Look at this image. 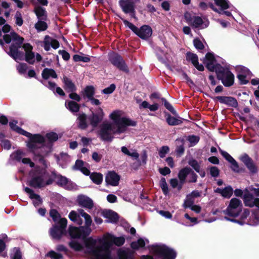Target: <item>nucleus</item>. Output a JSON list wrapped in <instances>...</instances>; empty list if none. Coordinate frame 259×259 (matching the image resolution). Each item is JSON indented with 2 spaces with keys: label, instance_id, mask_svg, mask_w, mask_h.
<instances>
[{
  "label": "nucleus",
  "instance_id": "f257e3e1",
  "mask_svg": "<svg viewBox=\"0 0 259 259\" xmlns=\"http://www.w3.org/2000/svg\"><path fill=\"white\" fill-rule=\"evenodd\" d=\"M5 42L6 44L12 42L9 47V51L7 53L14 60H24V53L19 51V49L23 48L25 53L26 51H32L33 47L29 43L23 44L24 38L19 35L15 31H12L10 34H6L3 35Z\"/></svg>",
  "mask_w": 259,
  "mask_h": 259
},
{
  "label": "nucleus",
  "instance_id": "f03ea898",
  "mask_svg": "<svg viewBox=\"0 0 259 259\" xmlns=\"http://www.w3.org/2000/svg\"><path fill=\"white\" fill-rule=\"evenodd\" d=\"M28 134V136H25L29 138L26 146L32 152L33 160L35 161L46 162L45 159L48 154H45L41 150V148L46 146L45 137L39 134H32L29 132Z\"/></svg>",
  "mask_w": 259,
  "mask_h": 259
},
{
  "label": "nucleus",
  "instance_id": "7ed1b4c3",
  "mask_svg": "<svg viewBox=\"0 0 259 259\" xmlns=\"http://www.w3.org/2000/svg\"><path fill=\"white\" fill-rule=\"evenodd\" d=\"M85 246L91 249V252L95 259H111V252L110 250L111 243L104 241L101 245L96 246L97 241L92 237L83 239Z\"/></svg>",
  "mask_w": 259,
  "mask_h": 259
},
{
  "label": "nucleus",
  "instance_id": "20e7f679",
  "mask_svg": "<svg viewBox=\"0 0 259 259\" xmlns=\"http://www.w3.org/2000/svg\"><path fill=\"white\" fill-rule=\"evenodd\" d=\"M44 167L36 166L30 171L31 177L29 185L33 188H41L44 186V180L49 177V172L46 169V163H42Z\"/></svg>",
  "mask_w": 259,
  "mask_h": 259
},
{
  "label": "nucleus",
  "instance_id": "39448f33",
  "mask_svg": "<svg viewBox=\"0 0 259 259\" xmlns=\"http://www.w3.org/2000/svg\"><path fill=\"white\" fill-rule=\"evenodd\" d=\"M110 117L114 122L117 126L116 132L118 134L122 133L126 130V127L129 126H135L137 122L126 117H121L118 111H113L110 115Z\"/></svg>",
  "mask_w": 259,
  "mask_h": 259
},
{
  "label": "nucleus",
  "instance_id": "423d86ee",
  "mask_svg": "<svg viewBox=\"0 0 259 259\" xmlns=\"http://www.w3.org/2000/svg\"><path fill=\"white\" fill-rule=\"evenodd\" d=\"M151 250L154 254L160 259H175L177 256L176 251L165 244L153 245Z\"/></svg>",
  "mask_w": 259,
  "mask_h": 259
},
{
  "label": "nucleus",
  "instance_id": "0eeeda50",
  "mask_svg": "<svg viewBox=\"0 0 259 259\" xmlns=\"http://www.w3.org/2000/svg\"><path fill=\"white\" fill-rule=\"evenodd\" d=\"M120 19L123 21V24L128 27L134 33L142 39H147L149 38L152 34V29L151 27L148 25H144L140 28H138L133 23L130 22L121 17Z\"/></svg>",
  "mask_w": 259,
  "mask_h": 259
},
{
  "label": "nucleus",
  "instance_id": "6e6552de",
  "mask_svg": "<svg viewBox=\"0 0 259 259\" xmlns=\"http://www.w3.org/2000/svg\"><path fill=\"white\" fill-rule=\"evenodd\" d=\"M217 71V78L221 80L225 87H230L234 83L235 77L229 68L219 65Z\"/></svg>",
  "mask_w": 259,
  "mask_h": 259
},
{
  "label": "nucleus",
  "instance_id": "1a4fd4ad",
  "mask_svg": "<svg viewBox=\"0 0 259 259\" xmlns=\"http://www.w3.org/2000/svg\"><path fill=\"white\" fill-rule=\"evenodd\" d=\"M253 195L259 196V188H254L253 186L244 190L243 201L245 206L250 207L256 206L259 208V198H254Z\"/></svg>",
  "mask_w": 259,
  "mask_h": 259
},
{
  "label": "nucleus",
  "instance_id": "9d476101",
  "mask_svg": "<svg viewBox=\"0 0 259 259\" xmlns=\"http://www.w3.org/2000/svg\"><path fill=\"white\" fill-rule=\"evenodd\" d=\"M67 225V220L65 218L60 219L58 223H55L50 230L52 237L54 239L60 240L63 236H66Z\"/></svg>",
  "mask_w": 259,
  "mask_h": 259
},
{
  "label": "nucleus",
  "instance_id": "9b49d317",
  "mask_svg": "<svg viewBox=\"0 0 259 259\" xmlns=\"http://www.w3.org/2000/svg\"><path fill=\"white\" fill-rule=\"evenodd\" d=\"M108 59L111 64L120 71L126 73L129 72L128 66L123 58L119 54L115 52H112L108 54Z\"/></svg>",
  "mask_w": 259,
  "mask_h": 259
},
{
  "label": "nucleus",
  "instance_id": "f8f14e48",
  "mask_svg": "<svg viewBox=\"0 0 259 259\" xmlns=\"http://www.w3.org/2000/svg\"><path fill=\"white\" fill-rule=\"evenodd\" d=\"M242 207L241 201L237 198H233L230 200L229 205L223 212L224 214L229 217L235 218L240 214Z\"/></svg>",
  "mask_w": 259,
  "mask_h": 259
},
{
  "label": "nucleus",
  "instance_id": "ddd939ff",
  "mask_svg": "<svg viewBox=\"0 0 259 259\" xmlns=\"http://www.w3.org/2000/svg\"><path fill=\"white\" fill-rule=\"evenodd\" d=\"M115 127L111 123H104L99 132V135L102 140L105 141H112L113 137L112 134L118 133L116 132Z\"/></svg>",
  "mask_w": 259,
  "mask_h": 259
},
{
  "label": "nucleus",
  "instance_id": "4468645a",
  "mask_svg": "<svg viewBox=\"0 0 259 259\" xmlns=\"http://www.w3.org/2000/svg\"><path fill=\"white\" fill-rule=\"evenodd\" d=\"M68 234L71 238L84 239L90 235V231L88 228L81 226L79 227L69 226Z\"/></svg>",
  "mask_w": 259,
  "mask_h": 259
},
{
  "label": "nucleus",
  "instance_id": "2eb2a0df",
  "mask_svg": "<svg viewBox=\"0 0 259 259\" xmlns=\"http://www.w3.org/2000/svg\"><path fill=\"white\" fill-rule=\"evenodd\" d=\"M45 138L48 140V142L45 143L46 146L41 148V150L45 154L49 155L52 150L53 143L58 139V135L55 132H51L47 133Z\"/></svg>",
  "mask_w": 259,
  "mask_h": 259
},
{
  "label": "nucleus",
  "instance_id": "dca6fc26",
  "mask_svg": "<svg viewBox=\"0 0 259 259\" xmlns=\"http://www.w3.org/2000/svg\"><path fill=\"white\" fill-rule=\"evenodd\" d=\"M104 116L103 110L101 107H99L96 109L95 112H92V114L89 116L88 119L90 124L92 127L95 128L102 121Z\"/></svg>",
  "mask_w": 259,
  "mask_h": 259
},
{
  "label": "nucleus",
  "instance_id": "f3484780",
  "mask_svg": "<svg viewBox=\"0 0 259 259\" xmlns=\"http://www.w3.org/2000/svg\"><path fill=\"white\" fill-rule=\"evenodd\" d=\"M184 18L186 22L193 28L200 27L204 22L201 17L193 16L189 12L184 13Z\"/></svg>",
  "mask_w": 259,
  "mask_h": 259
},
{
  "label": "nucleus",
  "instance_id": "a211bd4d",
  "mask_svg": "<svg viewBox=\"0 0 259 259\" xmlns=\"http://www.w3.org/2000/svg\"><path fill=\"white\" fill-rule=\"evenodd\" d=\"M214 100L219 101L221 103L224 104L229 107L237 108L238 104L237 100L233 97L231 96H217L211 97Z\"/></svg>",
  "mask_w": 259,
  "mask_h": 259
},
{
  "label": "nucleus",
  "instance_id": "6ab92c4d",
  "mask_svg": "<svg viewBox=\"0 0 259 259\" xmlns=\"http://www.w3.org/2000/svg\"><path fill=\"white\" fill-rule=\"evenodd\" d=\"M104 241L111 243V246L115 244L117 246H121L125 243V239L123 237H115L114 235L107 233L104 236Z\"/></svg>",
  "mask_w": 259,
  "mask_h": 259
},
{
  "label": "nucleus",
  "instance_id": "aec40b11",
  "mask_svg": "<svg viewBox=\"0 0 259 259\" xmlns=\"http://www.w3.org/2000/svg\"><path fill=\"white\" fill-rule=\"evenodd\" d=\"M119 5L125 14L134 13L135 9V3L132 0H119Z\"/></svg>",
  "mask_w": 259,
  "mask_h": 259
},
{
  "label": "nucleus",
  "instance_id": "412c9836",
  "mask_svg": "<svg viewBox=\"0 0 259 259\" xmlns=\"http://www.w3.org/2000/svg\"><path fill=\"white\" fill-rule=\"evenodd\" d=\"M120 179V176L114 171H109L105 177L106 184L112 186H118Z\"/></svg>",
  "mask_w": 259,
  "mask_h": 259
},
{
  "label": "nucleus",
  "instance_id": "4be33fe9",
  "mask_svg": "<svg viewBox=\"0 0 259 259\" xmlns=\"http://www.w3.org/2000/svg\"><path fill=\"white\" fill-rule=\"evenodd\" d=\"M77 202L79 206L85 208L91 209L94 207L93 201L90 198L83 195L78 196Z\"/></svg>",
  "mask_w": 259,
  "mask_h": 259
},
{
  "label": "nucleus",
  "instance_id": "5701e85b",
  "mask_svg": "<svg viewBox=\"0 0 259 259\" xmlns=\"http://www.w3.org/2000/svg\"><path fill=\"white\" fill-rule=\"evenodd\" d=\"M102 214L105 218L109 219V221H106V222L115 224L118 222V214L112 210L105 209L102 211Z\"/></svg>",
  "mask_w": 259,
  "mask_h": 259
},
{
  "label": "nucleus",
  "instance_id": "b1692460",
  "mask_svg": "<svg viewBox=\"0 0 259 259\" xmlns=\"http://www.w3.org/2000/svg\"><path fill=\"white\" fill-rule=\"evenodd\" d=\"M164 115L165 117L166 122L170 126L178 125L181 124L184 119L178 116L174 117L171 116L169 113L164 112Z\"/></svg>",
  "mask_w": 259,
  "mask_h": 259
},
{
  "label": "nucleus",
  "instance_id": "393cba45",
  "mask_svg": "<svg viewBox=\"0 0 259 259\" xmlns=\"http://www.w3.org/2000/svg\"><path fill=\"white\" fill-rule=\"evenodd\" d=\"M52 176L58 186L65 187L68 183V179L65 176L57 174L55 171L52 172Z\"/></svg>",
  "mask_w": 259,
  "mask_h": 259
},
{
  "label": "nucleus",
  "instance_id": "a878e982",
  "mask_svg": "<svg viewBox=\"0 0 259 259\" xmlns=\"http://www.w3.org/2000/svg\"><path fill=\"white\" fill-rule=\"evenodd\" d=\"M63 88L68 93L75 92L77 88L72 80L66 76L63 77Z\"/></svg>",
  "mask_w": 259,
  "mask_h": 259
},
{
  "label": "nucleus",
  "instance_id": "bb28decb",
  "mask_svg": "<svg viewBox=\"0 0 259 259\" xmlns=\"http://www.w3.org/2000/svg\"><path fill=\"white\" fill-rule=\"evenodd\" d=\"M214 192L220 194L224 198H230L233 195V189L231 186H228L223 189L217 188Z\"/></svg>",
  "mask_w": 259,
  "mask_h": 259
},
{
  "label": "nucleus",
  "instance_id": "cd10ccee",
  "mask_svg": "<svg viewBox=\"0 0 259 259\" xmlns=\"http://www.w3.org/2000/svg\"><path fill=\"white\" fill-rule=\"evenodd\" d=\"M25 191L29 195V198L31 199H35L36 201L33 202V205L36 207L39 205L42 202V200L40 195L35 194L31 189L26 187Z\"/></svg>",
  "mask_w": 259,
  "mask_h": 259
},
{
  "label": "nucleus",
  "instance_id": "c85d7f7f",
  "mask_svg": "<svg viewBox=\"0 0 259 259\" xmlns=\"http://www.w3.org/2000/svg\"><path fill=\"white\" fill-rule=\"evenodd\" d=\"M121 150L125 155L131 157L133 160H138L140 154L138 153L137 150L133 149L129 150L125 146H123L121 147Z\"/></svg>",
  "mask_w": 259,
  "mask_h": 259
},
{
  "label": "nucleus",
  "instance_id": "c756f323",
  "mask_svg": "<svg viewBox=\"0 0 259 259\" xmlns=\"http://www.w3.org/2000/svg\"><path fill=\"white\" fill-rule=\"evenodd\" d=\"M118 259H133L134 252L131 250L119 248L117 252Z\"/></svg>",
  "mask_w": 259,
  "mask_h": 259
},
{
  "label": "nucleus",
  "instance_id": "7c9ffc66",
  "mask_svg": "<svg viewBox=\"0 0 259 259\" xmlns=\"http://www.w3.org/2000/svg\"><path fill=\"white\" fill-rule=\"evenodd\" d=\"M24 153L20 150H17L11 155V157L17 162H32L29 158H24Z\"/></svg>",
  "mask_w": 259,
  "mask_h": 259
},
{
  "label": "nucleus",
  "instance_id": "2f4dec72",
  "mask_svg": "<svg viewBox=\"0 0 259 259\" xmlns=\"http://www.w3.org/2000/svg\"><path fill=\"white\" fill-rule=\"evenodd\" d=\"M34 12L39 20H47V14L45 8L38 6L34 8Z\"/></svg>",
  "mask_w": 259,
  "mask_h": 259
},
{
  "label": "nucleus",
  "instance_id": "473e14b6",
  "mask_svg": "<svg viewBox=\"0 0 259 259\" xmlns=\"http://www.w3.org/2000/svg\"><path fill=\"white\" fill-rule=\"evenodd\" d=\"M87 115L82 113L79 115L77 117L78 120V127L81 130H85L88 126V124L87 122Z\"/></svg>",
  "mask_w": 259,
  "mask_h": 259
},
{
  "label": "nucleus",
  "instance_id": "72a5a7b5",
  "mask_svg": "<svg viewBox=\"0 0 259 259\" xmlns=\"http://www.w3.org/2000/svg\"><path fill=\"white\" fill-rule=\"evenodd\" d=\"M18 123L17 120H14L13 122H9L10 128L14 131L23 136H28V132L24 130L21 127L16 125Z\"/></svg>",
  "mask_w": 259,
  "mask_h": 259
},
{
  "label": "nucleus",
  "instance_id": "f704fd0d",
  "mask_svg": "<svg viewBox=\"0 0 259 259\" xmlns=\"http://www.w3.org/2000/svg\"><path fill=\"white\" fill-rule=\"evenodd\" d=\"M41 75L44 79H48L50 77L53 78H57V75L55 71L51 68H45L42 71Z\"/></svg>",
  "mask_w": 259,
  "mask_h": 259
},
{
  "label": "nucleus",
  "instance_id": "c9c22d12",
  "mask_svg": "<svg viewBox=\"0 0 259 259\" xmlns=\"http://www.w3.org/2000/svg\"><path fill=\"white\" fill-rule=\"evenodd\" d=\"M192 169L190 167H185L181 169L178 174V178L180 179V183L184 184L188 175L190 174Z\"/></svg>",
  "mask_w": 259,
  "mask_h": 259
},
{
  "label": "nucleus",
  "instance_id": "e433bc0d",
  "mask_svg": "<svg viewBox=\"0 0 259 259\" xmlns=\"http://www.w3.org/2000/svg\"><path fill=\"white\" fill-rule=\"evenodd\" d=\"M84 163H75L73 166L74 170H80L85 176H90L91 172L88 168L84 166Z\"/></svg>",
  "mask_w": 259,
  "mask_h": 259
},
{
  "label": "nucleus",
  "instance_id": "4c0bfd02",
  "mask_svg": "<svg viewBox=\"0 0 259 259\" xmlns=\"http://www.w3.org/2000/svg\"><path fill=\"white\" fill-rule=\"evenodd\" d=\"M68 218L71 221L76 223L78 225H80L82 223V221L79 214L74 210H72L70 212Z\"/></svg>",
  "mask_w": 259,
  "mask_h": 259
},
{
  "label": "nucleus",
  "instance_id": "58836bf2",
  "mask_svg": "<svg viewBox=\"0 0 259 259\" xmlns=\"http://www.w3.org/2000/svg\"><path fill=\"white\" fill-rule=\"evenodd\" d=\"M90 178L93 182L97 185H100L103 181V175L101 173L94 172L92 173Z\"/></svg>",
  "mask_w": 259,
  "mask_h": 259
},
{
  "label": "nucleus",
  "instance_id": "ea45409f",
  "mask_svg": "<svg viewBox=\"0 0 259 259\" xmlns=\"http://www.w3.org/2000/svg\"><path fill=\"white\" fill-rule=\"evenodd\" d=\"M66 105L67 109L72 112H77L80 109V105L74 101H69Z\"/></svg>",
  "mask_w": 259,
  "mask_h": 259
},
{
  "label": "nucleus",
  "instance_id": "a19ab883",
  "mask_svg": "<svg viewBox=\"0 0 259 259\" xmlns=\"http://www.w3.org/2000/svg\"><path fill=\"white\" fill-rule=\"evenodd\" d=\"M95 93V89L93 85L87 86L83 91V96L89 100L94 97Z\"/></svg>",
  "mask_w": 259,
  "mask_h": 259
},
{
  "label": "nucleus",
  "instance_id": "79ce46f5",
  "mask_svg": "<svg viewBox=\"0 0 259 259\" xmlns=\"http://www.w3.org/2000/svg\"><path fill=\"white\" fill-rule=\"evenodd\" d=\"M29 64L33 65L35 62V54L33 52L29 51H26L24 54V59Z\"/></svg>",
  "mask_w": 259,
  "mask_h": 259
},
{
  "label": "nucleus",
  "instance_id": "37998d69",
  "mask_svg": "<svg viewBox=\"0 0 259 259\" xmlns=\"http://www.w3.org/2000/svg\"><path fill=\"white\" fill-rule=\"evenodd\" d=\"M145 246V242L143 239L140 238L137 241H133L131 244L132 248L135 250H138L140 248H143Z\"/></svg>",
  "mask_w": 259,
  "mask_h": 259
},
{
  "label": "nucleus",
  "instance_id": "c03bdc74",
  "mask_svg": "<svg viewBox=\"0 0 259 259\" xmlns=\"http://www.w3.org/2000/svg\"><path fill=\"white\" fill-rule=\"evenodd\" d=\"M39 20L35 24L34 27L37 32L44 31L47 29L48 26L45 20Z\"/></svg>",
  "mask_w": 259,
  "mask_h": 259
},
{
  "label": "nucleus",
  "instance_id": "a18cd8bd",
  "mask_svg": "<svg viewBox=\"0 0 259 259\" xmlns=\"http://www.w3.org/2000/svg\"><path fill=\"white\" fill-rule=\"evenodd\" d=\"M186 59L187 61L191 62L193 65L198 61V56L196 54L190 52L186 53Z\"/></svg>",
  "mask_w": 259,
  "mask_h": 259
},
{
  "label": "nucleus",
  "instance_id": "49530a36",
  "mask_svg": "<svg viewBox=\"0 0 259 259\" xmlns=\"http://www.w3.org/2000/svg\"><path fill=\"white\" fill-rule=\"evenodd\" d=\"M159 187L161 188L163 194L167 196L169 193V190L165 178L162 177L161 178L159 182Z\"/></svg>",
  "mask_w": 259,
  "mask_h": 259
},
{
  "label": "nucleus",
  "instance_id": "de8ad7c7",
  "mask_svg": "<svg viewBox=\"0 0 259 259\" xmlns=\"http://www.w3.org/2000/svg\"><path fill=\"white\" fill-rule=\"evenodd\" d=\"M161 100L162 102V103L163 104L164 107L168 111H169L172 114H173L175 116L178 115V113L175 110V109L173 108L172 106L170 103H169L164 98H161Z\"/></svg>",
  "mask_w": 259,
  "mask_h": 259
},
{
  "label": "nucleus",
  "instance_id": "09e8293b",
  "mask_svg": "<svg viewBox=\"0 0 259 259\" xmlns=\"http://www.w3.org/2000/svg\"><path fill=\"white\" fill-rule=\"evenodd\" d=\"M49 213L50 217L52 218V220L55 223H58L60 219H62L58 211L55 209H51Z\"/></svg>",
  "mask_w": 259,
  "mask_h": 259
},
{
  "label": "nucleus",
  "instance_id": "8fccbe9b",
  "mask_svg": "<svg viewBox=\"0 0 259 259\" xmlns=\"http://www.w3.org/2000/svg\"><path fill=\"white\" fill-rule=\"evenodd\" d=\"M215 4L221 7L222 10H226L229 8L228 0H214Z\"/></svg>",
  "mask_w": 259,
  "mask_h": 259
},
{
  "label": "nucleus",
  "instance_id": "3c124183",
  "mask_svg": "<svg viewBox=\"0 0 259 259\" xmlns=\"http://www.w3.org/2000/svg\"><path fill=\"white\" fill-rule=\"evenodd\" d=\"M73 60L74 62L81 61L85 63L89 62L91 58L89 56H81L77 54L73 56Z\"/></svg>",
  "mask_w": 259,
  "mask_h": 259
},
{
  "label": "nucleus",
  "instance_id": "603ef678",
  "mask_svg": "<svg viewBox=\"0 0 259 259\" xmlns=\"http://www.w3.org/2000/svg\"><path fill=\"white\" fill-rule=\"evenodd\" d=\"M69 247L76 251H79L82 249V246L76 241H71L69 242Z\"/></svg>",
  "mask_w": 259,
  "mask_h": 259
},
{
  "label": "nucleus",
  "instance_id": "864d4df0",
  "mask_svg": "<svg viewBox=\"0 0 259 259\" xmlns=\"http://www.w3.org/2000/svg\"><path fill=\"white\" fill-rule=\"evenodd\" d=\"M46 257H49L51 259H63V256L62 254L57 253L54 250L49 251L46 254Z\"/></svg>",
  "mask_w": 259,
  "mask_h": 259
},
{
  "label": "nucleus",
  "instance_id": "5fc2aeb1",
  "mask_svg": "<svg viewBox=\"0 0 259 259\" xmlns=\"http://www.w3.org/2000/svg\"><path fill=\"white\" fill-rule=\"evenodd\" d=\"M214 62H207L205 64L206 68L210 71L213 72L215 71L217 74V71L218 70V66L221 65L219 63H217L216 64H214Z\"/></svg>",
  "mask_w": 259,
  "mask_h": 259
},
{
  "label": "nucleus",
  "instance_id": "6e6d98bb",
  "mask_svg": "<svg viewBox=\"0 0 259 259\" xmlns=\"http://www.w3.org/2000/svg\"><path fill=\"white\" fill-rule=\"evenodd\" d=\"M219 150L221 154L228 162H237L227 152L223 150L220 148H219Z\"/></svg>",
  "mask_w": 259,
  "mask_h": 259
},
{
  "label": "nucleus",
  "instance_id": "4d7b16f0",
  "mask_svg": "<svg viewBox=\"0 0 259 259\" xmlns=\"http://www.w3.org/2000/svg\"><path fill=\"white\" fill-rule=\"evenodd\" d=\"M193 45L195 48L198 50H203L205 48L203 44L198 37L193 39Z\"/></svg>",
  "mask_w": 259,
  "mask_h": 259
},
{
  "label": "nucleus",
  "instance_id": "13d9d810",
  "mask_svg": "<svg viewBox=\"0 0 259 259\" xmlns=\"http://www.w3.org/2000/svg\"><path fill=\"white\" fill-rule=\"evenodd\" d=\"M15 19L16 20L15 23L19 26H21L23 24V20L22 16L20 11H17L15 15Z\"/></svg>",
  "mask_w": 259,
  "mask_h": 259
},
{
  "label": "nucleus",
  "instance_id": "bf43d9fd",
  "mask_svg": "<svg viewBox=\"0 0 259 259\" xmlns=\"http://www.w3.org/2000/svg\"><path fill=\"white\" fill-rule=\"evenodd\" d=\"M216 59L214 55L212 53L208 52L206 54L204 59H203V63L205 64L207 62H215Z\"/></svg>",
  "mask_w": 259,
  "mask_h": 259
},
{
  "label": "nucleus",
  "instance_id": "052dcab7",
  "mask_svg": "<svg viewBox=\"0 0 259 259\" xmlns=\"http://www.w3.org/2000/svg\"><path fill=\"white\" fill-rule=\"evenodd\" d=\"M83 218L85 219V226L83 227L84 228H86L89 229L90 234L92 232V230L90 228L91 224L92 223V218L89 214H84V217Z\"/></svg>",
  "mask_w": 259,
  "mask_h": 259
},
{
  "label": "nucleus",
  "instance_id": "680f3d73",
  "mask_svg": "<svg viewBox=\"0 0 259 259\" xmlns=\"http://www.w3.org/2000/svg\"><path fill=\"white\" fill-rule=\"evenodd\" d=\"M230 167L235 172H241L244 171V168L238 165V163H230Z\"/></svg>",
  "mask_w": 259,
  "mask_h": 259
},
{
  "label": "nucleus",
  "instance_id": "e2e57ef3",
  "mask_svg": "<svg viewBox=\"0 0 259 259\" xmlns=\"http://www.w3.org/2000/svg\"><path fill=\"white\" fill-rule=\"evenodd\" d=\"M246 167L249 171L252 174H255L257 172V166L255 165V163H244Z\"/></svg>",
  "mask_w": 259,
  "mask_h": 259
},
{
  "label": "nucleus",
  "instance_id": "0e129e2a",
  "mask_svg": "<svg viewBox=\"0 0 259 259\" xmlns=\"http://www.w3.org/2000/svg\"><path fill=\"white\" fill-rule=\"evenodd\" d=\"M194 203V199L189 197L187 195L186 198L184 201V206L185 208H191Z\"/></svg>",
  "mask_w": 259,
  "mask_h": 259
},
{
  "label": "nucleus",
  "instance_id": "69168bd1",
  "mask_svg": "<svg viewBox=\"0 0 259 259\" xmlns=\"http://www.w3.org/2000/svg\"><path fill=\"white\" fill-rule=\"evenodd\" d=\"M169 151V148L167 146H163L160 148L158 154L161 158H164Z\"/></svg>",
  "mask_w": 259,
  "mask_h": 259
},
{
  "label": "nucleus",
  "instance_id": "338daca9",
  "mask_svg": "<svg viewBox=\"0 0 259 259\" xmlns=\"http://www.w3.org/2000/svg\"><path fill=\"white\" fill-rule=\"evenodd\" d=\"M50 40H51V37H50L48 35H46L45 36L44 40V49L47 51H48L50 50L51 44H50Z\"/></svg>",
  "mask_w": 259,
  "mask_h": 259
},
{
  "label": "nucleus",
  "instance_id": "774afa93",
  "mask_svg": "<svg viewBox=\"0 0 259 259\" xmlns=\"http://www.w3.org/2000/svg\"><path fill=\"white\" fill-rule=\"evenodd\" d=\"M187 140L192 145H195L199 142L200 137L198 136L190 135L188 136Z\"/></svg>",
  "mask_w": 259,
  "mask_h": 259
}]
</instances>
